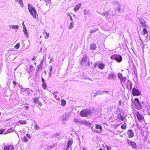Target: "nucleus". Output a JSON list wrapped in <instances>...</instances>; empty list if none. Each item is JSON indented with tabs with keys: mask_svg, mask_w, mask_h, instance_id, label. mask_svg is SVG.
I'll list each match as a JSON object with an SVG mask.
<instances>
[{
	"mask_svg": "<svg viewBox=\"0 0 150 150\" xmlns=\"http://www.w3.org/2000/svg\"><path fill=\"white\" fill-rule=\"evenodd\" d=\"M110 58L112 59L115 60L117 62H120L122 60V56L118 54H114L111 55L110 57Z\"/></svg>",
	"mask_w": 150,
	"mask_h": 150,
	"instance_id": "nucleus-4",
	"label": "nucleus"
},
{
	"mask_svg": "<svg viewBox=\"0 0 150 150\" xmlns=\"http://www.w3.org/2000/svg\"><path fill=\"white\" fill-rule=\"evenodd\" d=\"M82 124H84V123L83 122H84V121H82Z\"/></svg>",
	"mask_w": 150,
	"mask_h": 150,
	"instance_id": "nucleus-54",
	"label": "nucleus"
},
{
	"mask_svg": "<svg viewBox=\"0 0 150 150\" xmlns=\"http://www.w3.org/2000/svg\"><path fill=\"white\" fill-rule=\"evenodd\" d=\"M34 64H36V62H34Z\"/></svg>",
	"mask_w": 150,
	"mask_h": 150,
	"instance_id": "nucleus-55",
	"label": "nucleus"
},
{
	"mask_svg": "<svg viewBox=\"0 0 150 150\" xmlns=\"http://www.w3.org/2000/svg\"><path fill=\"white\" fill-rule=\"evenodd\" d=\"M4 132V131L2 129H0V134H2Z\"/></svg>",
	"mask_w": 150,
	"mask_h": 150,
	"instance_id": "nucleus-39",
	"label": "nucleus"
},
{
	"mask_svg": "<svg viewBox=\"0 0 150 150\" xmlns=\"http://www.w3.org/2000/svg\"><path fill=\"white\" fill-rule=\"evenodd\" d=\"M92 114V112L91 110L88 109H85L81 110L80 112L81 117H86L89 116Z\"/></svg>",
	"mask_w": 150,
	"mask_h": 150,
	"instance_id": "nucleus-2",
	"label": "nucleus"
},
{
	"mask_svg": "<svg viewBox=\"0 0 150 150\" xmlns=\"http://www.w3.org/2000/svg\"><path fill=\"white\" fill-rule=\"evenodd\" d=\"M127 132L128 137L129 138H132L134 137V134L132 130L129 129L127 131Z\"/></svg>",
	"mask_w": 150,
	"mask_h": 150,
	"instance_id": "nucleus-12",
	"label": "nucleus"
},
{
	"mask_svg": "<svg viewBox=\"0 0 150 150\" xmlns=\"http://www.w3.org/2000/svg\"><path fill=\"white\" fill-rule=\"evenodd\" d=\"M30 89L29 88H26L25 89H22L21 92L23 94H28L30 93Z\"/></svg>",
	"mask_w": 150,
	"mask_h": 150,
	"instance_id": "nucleus-13",
	"label": "nucleus"
},
{
	"mask_svg": "<svg viewBox=\"0 0 150 150\" xmlns=\"http://www.w3.org/2000/svg\"><path fill=\"white\" fill-rule=\"evenodd\" d=\"M42 87L44 89H45L47 88L46 84L45 83H42Z\"/></svg>",
	"mask_w": 150,
	"mask_h": 150,
	"instance_id": "nucleus-33",
	"label": "nucleus"
},
{
	"mask_svg": "<svg viewBox=\"0 0 150 150\" xmlns=\"http://www.w3.org/2000/svg\"><path fill=\"white\" fill-rule=\"evenodd\" d=\"M73 143V141L72 140H69L67 142V149H68L69 147L71 146Z\"/></svg>",
	"mask_w": 150,
	"mask_h": 150,
	"instance_id": "nucleus-19",
	"label": "nucleus"
},
{
	"mask_svg": "<svg viewBox=\"0 0 150 150\" xmlns=\"http://www.w3.org/2000/svg\"><path fill=\"white\" fill-rule=\"evenodd\" d=\"M115 74L112 73H111L108 74V77L110 79H114L115 77Z\"/></svg>",
	"mask_w": 150,
	"mask_h": 150,
	"instance_id": "nucleus-20",
	"label": "nucleus"
},
{
	"mask_svg": "<svg viewBox=\"0 0 150 150\" xmlns=\"http://www.w3.org/2000/svg\"><path fill=\"white\" fill-rule=\"evenodd\" d=\"M40 1H42V0H40Z\"/></svg>",
	"mask_w": 150,
	"mask_h": 150,
	"instance_id": "nucleus-57",
	"label": "nucleus"
},
{
	"mask_svg": "<svg viewBox=\"0 0 150 150\" xmlns=\"http://www.w3.org/2000/svg\"><path fill=\"white\" fill-rule=\"evenodd\" d=\"M105 147L108 150H110L111 149V148L110 146L106 145Z\"/></svg>",
	"mask_w": 150,
	"mask_h": 150,
	"instance_id": "nucleus-40",
	"label": "nucleus"
},
{
	"mask_svg": "<svg viewBox=\"0 0 150 150\" xmlns=\"http://www.w3.org/2000/svg\"><path fill=\"white\" fill-rule=\"evenodd\" d=\"M10 27L12 29H18L19 26L18 25H12L10 26Z\"/></svg>",
	"mask_w": 150,
	"mask_h": 150,
	"instance_id": "nucleus-21",
	"label": "nucleus"
},
{
	"mask_svg": "<svg viewBox=\"0 0 150 150\" xmlns=\"http://www.w3.org/2000/svg\"><path fill=\"white\" fill-rule=\"evenodd\" d=\"M22 24H23V25H25L24 24V22H23L22 23Z\"/></svg>",
	"mask_w": 150,
	"mask_h": 150,
	"instance_id": "nucleus-52",
	"label": "nucleus"
},
{
	"mask_svg": "<svg viewBox=\"0 0 150 150\" xmlns=\"http://www.w3.org/2000/svg\"><path fill=\"white\" fill-rule=\"evenodd\" d=\"M85 14H87V11H85L84 12Z\"/></svg>",
	"mask_w": 150,
	"mask_h": 150,
	"instance_id": "nucleus-48",
	"label": "nucleus"
},
{
	"mask_svg": "<svg viewBox=\"0 0 150 150\" xmlns=\"http://www.w3.org/2000/svg\"><path fill=\"white\" fill-rule=\"evenodd\" d=\"M126 125H127L126 123L125 122L121 126V128L122 129H125L126 128Z\"/></svg>",
	"mask_w": 150,
	"mask_h": 150,
	"instance_id": "nucleus-29",
	"label": "nucleus"
},
{
	"mask_svg": "<svg viewBox=\"0 0 150 150\" xmlns=\"http://www.w3.org/2000/svg\"><path fill=\"white\" fill-rule=\"evenodd\" d=\"M28 9L30 14L34 18H36L38 17V14L37 13L35 8L31 6L29 4L28 5Z\"/></svg>",
	"mask_w": 150,
	"mask_h": 150,
	"instance_id": "nucleus-1",
	"label": "nucleus"
},
{
	"mask_svg": "<svg viewBox=\"0 0 150 150\" xmlns=\"http://www.w3.org/2000/svg\"><path fill=\"white\" fill-rule=\"evenodd\" d=\"M119 103L120 104V105H121V102L120 100L119 101Z\"/></svg>",
	"mask_w": 150,
	"mask_h": 150,
	"instance_id": "nucleus-49",
	"label": "nucleus"
},
{
	"mask_svg": "<svg viewBox=\"0 0 150 150\" xmlns=\"http://www.w3.org/2000/svg\"><path fill=\"white\" fill-rule=\"evenodd\" d=\"M61 105L62 106H64L66 104V101L64 99H62L61 100Z\"/></svg>",
	"mask_w": 150,
	"mask_h": 150,
	"instance_id": "nucleus-27",
	"label": "nucleus"
},
{
	"mask_svg": "<svg viewBox=\"0 0 150 150\" xmlns=\"http://www.w3.org/2000/svg\"><path fill=\"white\" fill-rule=\"evenodd\" d=\"M27 136L30 139L31 138L30 135L29 134H26Z\"/></svg>",
	"mask_w": 150,
	"mask_h": 150,
	"instance_id": "nucleus-41",
	"label": "nucleus"
},
{
	"mask_svg": "<svg viewBox=\"0 0 150 150\" xmlns=\"http://www.w3.org/2000/svg\"><path fill=\"white\" fill-rule=\"evenodd\" d=\"M20 44L19 43H17L16 45L14 46V48L16 49H17L19 48L20 47Z\"/></svg>",
	"mask_w": 150,
	"mask_h": 150,
	"instance_id": "nucleus-31",
	"label": "nucleus"
},
{
	"mask_svg": "<svg viewBox=\"0 0 150 150\" xmlns=\"http://www.w3.org/2000/svg\"><path fill=\"white\" fill-rule=\"evenodd\" d=\"M103 92L105 93H108L109 92V91H103Z\"/></svg>",
	"mask_w": 150,
	"mask_h": 150,
	"instance_id": "nucleus-50",
	"label": "nucleus"
},
{
	"mask_svg": "<svg viewBox=\"0 0 150 150\" xmlns=\"http://www.w3.org/2000/svg\"><path fill=\"white\" fill-rule=\"evenodd\" d=\"M96 129H100L98 131H96L97 133H100L102 132V127L101 125L98 124H96Z\"/></svg>",
	"mask_w": 150,
	"mask_h": 150,
	"instance_id": "nucleus-14",
	"label": "nucleus"
},
{
	"mask_svg": "<svg viewBox=\"0 0 150 150\" xmlns=\"http://www.w3.org/2000/svg\"><path fill=\"white\" fill-rule=\"evenodd\" d=\"M42 81L43 83H45V80H44V79H43V78L42 77Z\"/></svg>",
	"mask_w": 150,
	"mask_h": 150,
	"instance_id": "nucleus-44",
	"label": "nucleus"
},
{
	"mask_svg": "<svg viewBox=\"0 0 150 150\" xmlns=\"http://www.w3.org/2000/svg\"><path fill=\"white\" fill-rule=\"evenodd\" d=\"M14 147L12 145L8 144L4 146V150H14Z\"/></svg>",
	"mask_w": 150,
	"mask_h": 150,
	"instance_id": "nucleus-9",
	"label": "nucleus"
},
{
	"mask_svg": "<svg viewBox=\"0 0 150 150\" xmlns=\"http://www.w3.org/2000/svg\"><path fill=\"white\" fill-rule=\"evenodd\" d=\"M74 23L73 22H71L70 23V25L68 27V28L71 29L74 28Z\"/></svg>",
	"mask_w": 150,
	"mask_h": 150,
	"instance_id": "nucleus-24",
	"label": "nucleus"
},
{
	"mask_svg": "<svg viewBox=\"0 0 150 150\" xmlns=\"http://www.w3.org/2000/svg\"><path fill=\"white\" fill-rule=\"evenodd\" d=\"M117 117L118 120V121L119 122L120 121H123L126 118L125 117H124V116L122 115V114L120 113L118 114L117 116Z\"/></svg>",
	"mask_w": 150,
	"mask_h": 150,
	"instance_id": "nucleus-11",
	"label": "nucleus"
},
{
	"mask_svg": "<svg viewBox=\"0 0 150 150\" xmlns=\"http://www.w3.org/2000/svg\"><path fill=\"white\" fill-rule=\"evenodd\" d=\"M142 32V34L143 35H145V34L148 33V31L146 28H144L143 29Z\"/></svg>",
	"mask_w": 150,
	"mask_h": 150,
	"instance_id": "nucleus-28",
	"label": "nucleus"
},
{
	"mask_svg": "<svg viewBox=\"0 0 150 150\" xmlns=\"http://www.w3.org/2000/svg\"><path fill=\"white\" fill-rule=\"evenodd\" d=\"M35 129L36 130H38L40 129V127L37 125H36L34 126Z\"/></svg>",
	"mask_w": 150,
	"mask_h": 150,
	"instance_id": "nucleus-35",
	"label": "nucleus"
},
{
	"mask_svg": "<svg viewBox=\"0 0 150 150\" xmlns=\"http://www.w3.org/2000/svg\"><path fill=\"white\" fill-rule=\"evenodd\" d=\"M49 33L47 32L45 30H44L43 31V35L45 37V39H47L49 38Z\"/></svg>",
	"mask_w": 150,
	"mask_h": 150,
	"instance_id": "nucleus-16",
	"label": "nucleus"
},
{
	"mask_svg": "<svg viewBox=\"0 0 150 150\" xmlns=\"http://www.w3.org/2000/svg\"><path fill=\"white\" fill-rule=\"evenodd\" d=\"M47 6L51 3V0H44Z\"/></svg>",
	"mask_w": 150,
	"mask_h": 150,
	"instance_id": "nucleus-26",
	"label": "nucleus"
},
{
	"mask_svg": "<svg viewBox=\"0 0 150 150\" xmlns=\"http://www.w3.org/2000/svg\"><path fill=\"white\" fill-rule=\"evenodd\" d=\"M98 67L100 69H103L105 67V64L102 63H100L98 64Z\"/></svg>",
	"mask_w": 150,
	"mask_h": 150,
	"instance_id": "nucleus-17",
	"label": "nucleus"
},
{
	"mask_svg": "<svg viewBox=\"0 0 150 150\" xmlns=\"http://www.w3.org/2000/svg\"><path fill=\"white\" fill-rule=\"evenodd\" d=\"M132 84L131 83V85H130V88H132Z\"/></svg>",
	"mask_w": 150,
	"mask_h": 150,
	"instance_id": "nucleus-53",
	"label": "nucleus"
},
{
	"mask_svg": "<svg viewBox=\"0 0 150 150\" xmlns=\"http://www.w3.org/2000/svg\"><path fill=\"white\" fill-rule=\"evenodd\" d=\"M25 108L26 109H28V107L27 106H25Z\"/></svg>",
	"mask_w": 150,
	"mask_h": 150,
	"instance_id": "nucleus-46",
	"label": "nucleus"
},
{
	"mask_svg": "<svg viewBox=\"0 0 150 150\" xmlns=\"http://www.w3.org/2000/svg\"><path fill=\"white\" fill-rule=\"evenodd\" d=\"M81 5V4L80 3H79L78 4L76 5L74 8V11L76 12L80 8Z\"/></svg>",
	"mask_w": 150,
	"mask_h": 150,
	"instance_id": "nucleus-15",
	"label": "nucleus"
},
{
	"mask_svg": "<svg viewBox=\"0 0 150 150\" xmlns=\"http://www.w3.org/2000/svg\"><path fill=\"white\" fill-rule=\"evenodd\" d=\"M23 30L24 33L26 34H27V29L25 27V25H23Z\"/></svg>",
	"mask_w": 150,
	"mask_h": 150,
	"instance_id": "nucleus-34",
	"label": "nucleus"
},
{
	"mask_svg": "<svg viewBox=\"0 0 150 150\" xmlns=\"http://www.w3.org/2000/svg\"><path fill=\"white\" fill-rule=\"evenodd\" d=\"M13 131V129L12 128H10L8 129L6 131V132L5 133V134H8L9 133H11Z\"/></svg>",
	"mask_w": 150,
	"mask_h": 150,
	"instance_id": "nucleus-23",
	"label": "nucleus"
},
{
	"mask_svg": "<svg viewBox=\"0 0 150 150\" xmlns=\"http://www.w3.org/2000/svg\"><path fill=\"white\" fill-rule=\"evenodd\" d=\"M137 119L139 122H141L142 121L144 120V116L140 114L139 112L136 111L135 113Z\"/></svg>",
	"mask_w": 150,
	"mask_h": 150,
	"instance_id": "nucleus-7",
	"label": "nucleus"
},
{
	"mask_svg": "<svg viewBox=\"0 0 150 150\" xmlns=\"http://www.w3.org/2000/svg\"><path fill=\"white\" fill-rule=\"evenodd\" d=\"M13 83L14 85H16V83L14 81H13Z\"/></svg>",
	"mask_w": 150,
	"mask_h": 150,
	"instance_id": "nucleus-45",
	"label": "nucleus"
},
{
	"mask_svg": "<svg viewBox=\"0 0 150 150\" xmlns=\"http://www.w3.org/2000/svg\"><path fill=\"white\" fill-rule=\"evenodd\" d=\"M33 66L32 65H30L29 66V68L30 69H31L32 68H33Z\"/></svg>",
	"mask_w": 150,
	"mask_h": 150,
	"instance_id": "nucleus-43",
	"label": "nucleus"
},
{
	"mask_svg": "<svg viewBox=\"0 0 150 150\" xmlns=\"http://www.w3.org/2000/svg\"><path fill=\"white\" fill-rule=\"evenodd\" d=\"M18 123H19L20 124L23 125L26 124L27 122L25 120H20L18 122Z\"/></svg>",
	"mask_w": 150,
	"mask_h": 150,
	"instance_id": "nucleus-25",
	"label": "nucleus"
},
{
	"mask_svg": "<svg viewBox=\"0 0 150 150\" xmlns=\"http://www.w3.org/2000/svg\"><path fill=\"white\" fill-rule=\"evenodd\" d=\"M42 64H43V62H41L40 64L39 65L38 69H40L42 68Z\"/></svg>",
	"mask_w": 150,
	"mask_h": 150,
	"instance_id": "nucleus-37",
	"label": "nucleus"
},
{
	"mask_svg": "<svg viewBox=\"0 0 150 150\" xmlns=\"http://www.w3.org/2000/svg\"><path fill=\"white\" fill-rule=\"evenodd\" d=\"M135 107L137 110H140L142 108V106L141 105L139 101L137 98H135L134 100Z\"/></svg>",
	"mask_w": 150,
	"mask_h": 150,
	"instance_id": "nucleus-5",
	"label": "nucleus"
},
{
	"mask_svg": "<svg viewBox=\"0 0 150 150\" xmlns=\"http://www.w3.org/2000/svg\"><path fill=\"white\" fill-rule=\"evenodd\" d=\"M28 140L27 137L25 136L23 137L22 139L23 141L24 142H26Z\"/></svg>",
	"mask_w": 150,
	"mask_h": 150,
	"instance_id": "nucleus-32",
	"label": "nucleus"
},
{
	"mask_svg": "<svg viewBox=\"0 0 150 150\" xmlns=\"http://www.w3.org/2000/svg\"><path fill=\"white\" fill-rule=\"evenodd\" d=\"M99 150H103L102 149H100Z\"/></svg>",
	"mask_w": 150,
	"mask_h": 150,
	"instance_id": "nucleus-56",
	"label": "nucleus"
},
{
	"mask_svg": "<svg viewBox=\"0 0 150 150\" xmlns=\"http://www.w3.org/2000/svg\"><path fill=\"white\" fill-rule=\"evenodd\" d=\"M132 94L133 96H138L140 94V92L137 89L134 88L132 89Z\"/></svg>",
	"mask_w": 150,
	"mask_h": 150,
	"instance_id": "nucleus-8",
	"label": "nucleus"
},
{
	"mask_svg": "<svg viewBox=\"0 0 150 150\" xmlns=\"http://www.w3.org/2000/svg\"><path fill=\"white\" fill-rule=\"evenodd\" d=\"M83 150H86V149L85 148H83Z\"/></svg>",
	"mask_w": 150,
	"mask_h": 150,
	"instance_id": "nucleus-51",
	"label": "nucleus"
},
{
	"mask_svg": "<svg viewBox=\"0 0 150 150\" xmlns=\"http://www.w3.org/2000/svg\"><path fill=\"white\" fill-rule=\"evenodd\" d=\"M33 102L34 103H38L40 106H42V103L39 101V97H35L33 100Z\"/></svg>",
	"mask_w": 150,
	"mask_h": 150,
	"instance_id": "nucleus-10",
	"label": "nucleus"
},
{
	"mask_svg": "<svg viewBox=\"0 0 150 150\" xmlns=\"http://www.w3.org/2000/svg\"><path fill=\"white\" fill-rule=\"evenodd\" d=\"M140 23L141 25V27L146 28H147L148 27V25L145 24V22H141Z\"/></svg>",
	"mask_w": 150,
	"mask_h": 150,
	"instance_id": "nucleus-22",
	"label": "nucleus"
},
{
	"mask_svg": "<svg viewBox=\"0 0 150 150\" xmlns=\"http://www.w3.org/2000/svg\"><path fill=\"white\" fill-rule=\"evenodd\" d=\"M127 144L130 145L133 149H136L137 148V146L135 142L131 141L129 139H127Z\"/></svg>",
	"mask_w": 150,
	"mask_h": 150,
	"instance_id": "nucleus-6",
	"label": "nucleus"
},
{
	"mask_svg": "<svg viewBox=\"0 0 150 150\" xmlns=\"http://www.w3.org/2000/svg\"><path fill=\"white\" fill-rule=\"evenodd\" d=\"M118 78L120 81V83L123 86L126 85L127 78L125 76H123L122 74L118 73L117 74Z\"/></svg>",
	"mask_w": 150,
	"mask_h": 150,
	"instance_id": "nucleus-3",
	"label": "nucleus"
},
{
	"mask_svg": "<svg viewBox=\"0 0 150 150\" xmlns=\"http://www.w3.org/2000/svg\"><path fill=\"white\" fill-rule=\"evenodd\" d=\"M18 3L20 4L21 6L23 7V1L21 0H18Z\"/></svg>",
	"mask_w": 150,
	"mask_h": 150,
	"instance_id": "nucleus-30",
	"label": "nucleus"
},
{
	"mask_svg": "<svg viewBox=\"0 0 150 150\" xmlns=\"http://www.w3.org/2000/svg\"><path fill=\"white\" fill-rule=\"evenodd\" d=\"M35 57H33V58H32V60H35Z\"/></svg>",
	"mask_w": 150,
	"mask_h": 150,
	"instance_id": "nucleus-47",
	"label": "nucleus"
},
{
	"mask_svg": "<svg viewBox=\"0 0 150 150\" xmlns=\"http://www.w3.org/2000/svg\"><path fill=\"white\" fill-rule=\"evenodd\" d=\"M97 46L95 44H92L90 45V49L91 50H95L96 49Z\"/></svg>",
	"mask_w": 150,
	"mask_h": 150,
	"instance_id": "nucleus-18",
	"label": "nucleus"
},
{
	"mask_svg": "<svg viewBox=\"0 0 150 150\" xmlns=\"http://www.w3.org/2000/svg\"><path fill=\"white\" fill-rule=\"evenodd\" d=\"M67 14L69 16V18L70 19V20L71 21H73V18H72L71 16V15L69 13H67Z\"/></svg>",
	"mask_w": 150,
	"mask_h": 150,
	"instance_id": "nucleus-38",
	"label": "nucleus"
},
{
	"mask_svg": "<svg viewBox=\"0 0 150 150\" xmlns=\"http://www.w3.org/2000/svg\"><path fill=\"white\" fill-rule=\"evenodd\" d=\"M117 10L118 11H120V6H118V8L117 9Z\"/></svg>",
	"mask_w": 150,
	"mask_h": 150,
	"instance_id": "nucleus-42",
	"label": "nucleus"
},
{
	"mask_svg": "<svg viewBox=\"0 0 150 150\" xmlns=\"http://www.w3.org/2000/svg\"><path fill=\"white\" fill-rule=\"evenodd\" d=\"M74 120L75 122H78V123L79 122V120L76 118H74Z\"/></svg>",
	"mask_w": 150,
	"mask_h": 150,
	"instance_id": "nucleus-36",
	"label": "nucleus"
}]
</instances>
